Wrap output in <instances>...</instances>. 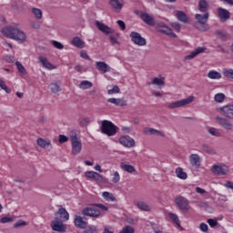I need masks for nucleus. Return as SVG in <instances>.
I'll list each match as a JSON object with an SVG mask.
<instances>
[{
    "mask_svg": "<svg viewBox=\"0 0 233 233\" xmlns=\"http://www.w3.org/2000/svg\"><path fill=\"white\" fill-rule=\"evenodd\" d=\"M218 112H220L223 116H216L215 121L219 127L225 130H232L233 124L228 119H233V105L224 106L217 108Z\"/></svg>",
    "mask_w": 233,
    "mask_h": 233,
    "instance_id": "f257e3e1",
    "label": "nucleus"
},
{
    "mask_svg": "<svg viewBox=\"0 0 233 233\" xmlns=\"http://www.w3.org/2000/svg\"><path fill=\"white\" fill-rule=\"evenodd\" d=\"M1 32L5 37L14 39L18 43H25L26 41V33L21 30V25L19 24H13L3 27Z\"/></svg>",
    "mask_w": 233,
    "mask_h": 233,
    "instance_id": "f03ea898",
    "label": "nucleus"
},
{
    "mask_svg": "<svg viewBox=\"0 0 233 233\" xmlns=\"http://www.w3.org/2000/svg\"><path fill=\"white\" fill-rule=\"evenodd\" d=\"M100 130L102 134L112 137V136H116V134H117V130H119V127H117L116 125H114V123L109 120H103L100 126Z\"/></svg>",
    "mask_w": 233,
    "mask_h": 233,
    "instance_id": "7ed1b4c3",
    "label": "nucleus"
},
{
    "mask_svg": "<svg viewBox=\"0 0 233 233\" xmlns=\"http://www.w3.org/2000/svg\"><path fill=\"white\" fill-rule=\"evenodd\" d=\"M69 137L72 145V154L76 156L81 152L83 144L81 143V138L77 137V133H76V131H71Z\"/></svg>",
    "mask_w": 233,
    "mask_h": 233,
    "instance_id": "20e7f679",
    "label": "nucleus"
},
{
    "mask_svg": "<svg viewBox=\"0 0 233 233\" xmlns=\"http://www.w3.org/2000/svg\"><path fill=\"white\" fill-rule=\"evenodd\" d=\"M175 203L179 210L184 214H188V212L192 210V207H190V202L185 197L177 196L175 198Z\"/></svg>",
    "mask_w": 233,
    "mask_h": 233,
    "instance_id": "39448f33",
    "label": "nucleus"
},
{
    "mask_svg": "<svg viewBox=\"0 0 233 233\" xmlns=\"http://www.w3.org/2000/svg\"><path fill=\"white\" fill-rule=\"evenodd\" d=\"M194 96H190L187 98H184L182 100H177L167 105V108L170 110H174V108H181L183 106H187V105H190L193 103Z\"/></svg>",
    "mask_w": 233,
    "mask_h": 233,
    "instance_id": "423d86ee",
    "label": "nucleus"
},
{
    "mask_svg": "<svg viewBox=\"0 0 233 233\" xmlns=\"http://www.w3.org/2000/svg\"><path fill=\"white\" fill-rule=\"evenodd\" d=\"M131 41L137 45V46H147V39L145 37L141 36V34L137 32H131L129 35Z\"/></svg>",
    "mask_w": 233,
    "mask_h": 233,
    "instance_id": "0eeeda50",
    "label": "nucleus"
},
{
    "mask_svg": "<svg viewBox=\"0 0 233 233\" xmlns=\"http://www.w3.org/2000/svg\"><path fill=\"white\" fill-rule=\"evenodd\" d=\"M83 216H87L88 218H99L101 216V210L97 208H85L82 210Z\"/></svg>",
    "mask_w": 233,
    "mask_h": 233,
    "instance_id": "6e6552de",
    "label": "nucleus"
},
{
    "mask_svg": "<svg viewBox=\"0 0 233 233\" xmlns=\"http://www.w3.org/2000/svg\"><path fill=\"white\" fill-rule=\"evenodd\" d=\"M63 220L55 219L51 222V228L55 232H66V225L63 224Z\"/></svg>",
    "mask_w": 233,
    "mask_h": 233,
    "instance_id": "1a4fd4ad",
    "label": "nucleus"
},
{
    "mask_svg": "<svg viewBox=\"0 0 233 233\" xmlns=\"http://www.w3.org/2000/svg\"><path fill=\"white\" fill-rule=\"evenodd\" d=\"M55 219L58 221H68V219H70V215L66 208H60L55 214Z\"/></svg>",
    "mask_w": 233,
    "mask_h": 233,
    "instance_id": "9d476101",
    "label": "nucleus"
},
{
    "mask_svg": "<svg viewBox=\"0 0 233 233\" xmlns=\"http://www.w3.org/2000/svg\"><path fill=\"white\" fill-rule=\"evenodd\" d=\"M218 18L220 20V23H227L228 19H230V12L225 8L218 7L217 9Z\"/></svg>",
    "mask_w": 233,
    "mask_h": 233,
    "instance_id": "9b49d317",
    "label": "nucleus"
},
{
    "mask_svg": "<svg viewBox=\"0 0 233 233\" xmlns=\"http://www.w3.org/2000/svg\"><path fill=\"white\" fill-rule=\"evenodd\" d=\"M119 144L127 147V148H132V147H136V141L134 140V138L128 136L121 137L119 138Z\"/></svg>",
    "mask_w": 233,
    "mask_h": 233,
    "instance_id": "f8f14e48",
    "label": "nucleus"
},
{
    "mask_svg": "<svg viewBox=\"0 0 233 233\" xmlns=\"http://www.w3.org/2000/svg\"><path fill=\"white\" fill-rule=\"evenodd\" d=\"M211 170L216 176H227L228 174V167L227 166L214 165Z\"/></svg>",
    "mask_w": 233,
    "mask_h": 233,
    "instance_id": "ddd939ff",
    "label": "nucleus"
},
{
    "mask_svg": "<svg viewBox=\"0 0 233 233\" xmlns=\"http://www.w3.org/2000/svg\"><path fill=\"white\" fill-rule=\"evenodd\" d=\"M74 225H75V227H76V228L85 229V228H86V225H88V222L85 221L83 219V217H81L79 215H75Z\"/></svg>",
    "mask_w": 233,
    "mask_h": 233,
    "instance_id": "4468645a",
    "label": "nucleus"
},
{
    "mask_svg": "<svg viewBox=\"0 0 233 233\" xmlns=\"http://www.w3.org/2000/svg\"><path fill=\"white\" fill-rule=\"evenodd\" d=\"M96 27L98 28V30H100V32H103V34H106V35H108V34H114V30L106 25H105L99 21H96Z\"/></svg>",
    "mask_w": 233,
    "mask_h": 233,
    "instance_id": "2eb2a0df",
    "label": "nucleus"
},
{
    "mask_svg": "<svg viewBox=\"0 0 233 233\" xmlns=\"http://www.w3.org/2000/svg\"><path fill=\"white\" fill-rule=\"evenodd\" d=\"M109 5H111V8L115 10V12H121L124 2L123 0H110Z\"/></svg>",
    "mask_w": 233,
    "mask_h": 233,
    "instance_id": "dca6fc26",
    "label": "nucleus"
},
{
    "mask_svg": "<svg viewBox=\"0 0 233 233\" xmlns=\"http://www.w3.org/2000/svg\"><path fill=\"white\" fill-rule=\"evenodd\" d=\"M140 17L144 23L147 25H149V26H154L156 25V20H154V17H152L147 13H141Z\"/></svg>",
    "mask_w": 233,
    "mask_h": 233,
    "instance_id": "f3484780",
    "label": "nucleus"
},
{
    "mask_svg": "<svg viewBox=\"0 0 233 233\" xmlns=\"http://www.w3.org/2000/svg\"><path fill=\"white\" fill-rule=\"evenodd\" d=\"M144 134L146 136H161V137H165V133L152 127H145Z\"/></svg>",
    "mask_w": 233,
    "mask_h": 233,
    "instance_id": "a211bd4d",
    "label": "nucleus"
},
{
    "mask_svg": "<svg viewBox=\"0 0 233 233\" xmlns=\"http://www.w3.org/2000/svg\"><path fill=\"white\" fill-rule=\"evenodd\" d=\"M96 68L98 70V72H102L103 74L110 72V66H108L106 62H96Z\"/></svg>",
    "mask_w": 233,
    "mask_h": 233,
    "instance_id": "6ab92c4d",
    "label": "nucleus"
},
{
    "mask_svg": "<svg viewBox=\"0 0 233 233\" xmlns=\"http://www.w3.org/2000/svg\"><path fill=\"white\" fill-rule=\"evenodd\" d=\"M86 177L89 179H94L95 181H103V176L96 171H87L86 172Z\"/></svg>",
    "mask_w": 233,
    "mask_h": 233,
    "instance_id": "aec40b11",
    "label": "nucleus"
},
{
    "mask_svg": "<svg viewBox=\"0 0 233 233\" xmlns=\"http://www.w3.org/2000/svg\"><path fill=\"white\" fill-rule=\"evenodd\" d=\"M107 103L116 105V106H127V103L125 98H108Z\"/></svg>",
    "mask_w": 233,
    "mask_h": 233,
    "instance_id": "412c9836",
    "label": "nucleus"
},
{
    "mask_svg": "<svg viewBox=\"0 0 233 233\" xmlns=\"http://www.w3.org/2000/svg\"><path fill=\"white\" fill-rule=\"evenodd\" d=\"M210 16V14L205 13L204 15L197 14L195 15V19L197 20V23L201 25H206L208 21V17Z\"/></svg>",
    "mask_w": 233,
    "mask_h": 233,
    "instance_id": "4be33fe9",
    "label": "nucleus"
},
{
    "mask_svg": "<svg viewBox=\"0 0 233 233\" xmlns=\"http://www.w3.org/2000/svg\"><path fill=\"white\" fill-rule=\"evenodd\" d=\"M39 61H40L41 65L44 66V68H47V70L56 69V66L54 65H52V63H50L46 57L39 56Z\"/></svg>",
    "mask_w": 233,
    "mask_h": 233,
    "instance_id": "5701e85b",
    "label": "nucleus"
},
{
    "mask_svg": "<svg viewBox=\"0 0 233 233\" xmlns=\"http://www.w3.org/2000/svg\"><path fill=\"white\" fill-rule=\"evenodd\" d=\"M159 32L161 34H165L166 35H168L169 37H177V35L172 31V28L167 26V25H162L159 28Z\"/></svg>",
    "mask_w": 233,
    "mask_h": 233,
    "instance_id": "b1692460",
    "label": "nucleus"
},
{
    "mask_svg": "<svg viewBox=\"0 0 233 233\" xmlns=\"http://www.w3.org/2000/svg\"><path fill=\"white\" fill-rule=\"evenodd\" d=\"M207 51V47H198L194 51H192L188 56H186V59H194L199 54H203V52Z\"/></svg>",
    "mask_w": 233,
    "mask_h": 233,
    "instance_id": "393cba45",
    "label": "nucleus"
},
{
    "mask_svg": "<svg viewBox=\"0 0 233 233\" xmlns=\"http://www.w3.org/2000/svg\"><path fill=\"white\" fill-rule=\"evenodd\" d=\"M189 162L192 167H199L201 165V158L198 154H192L189 157Z\"/></svg>",
    "mask_w": 233,
    "mask_h": 233,
    "instance_id": "a878e982",
    "label": "nucleus"
},
{
    "mask_svg": "<svg viewBox=\"0 0 233 233\" xmlns=\"http://www.w3.org/2000/svg\"><path fill=\"white\" fill-rule=\"evenodd\" d=\"M71 45H73V46H76V48H85V41H83L79 36L73 37Z\"/></svg>",
    "mask_w": 233,
    "mask_h": 233,
    "instance_id": "bb28decb",
    "label": "nucleus"
},
{
    "mask_svg": "<svg viewBox=\"0 0 233 233\" xmlns=\"http://www.w3.org/2000/svg\"><path fill=\"white\" fill-rule=\"evenodd\" d=\"M175 173L178 179H187L188 177L187 172L183 171V167H177Z\"/></svg>",
    "mask_w": 233,
    "mask_h": 233,
    "instance_id": "cd10ccee",
    "label": "nucleus"
},
{
    "mask_svg": "<svg viewBox=\"0 0 233 233\" xmlns=\"http://www.w3.org/2000/svg\"><path fill=\"white\" fill-rule=\"evenodd\" d=\"M198 10L207 14L208 11V2L207 0H200L198 2Z\"/></svg>",
    "mask_w": 233,
    "mask_h": 233,
    "instance_id": "c85d7f7f",
    "label": "nucleus"
},
{
    "mask_svg": "<svg viewBox=\"0 0 233 233\" xmlns=\"http://www.w3.org/2000/svg\"><path fill=\"white\" fill-rule=\"evenodd\" d=\"M201 150L203 152H206V154H211V156H216V150H214L213 147L208 144H202Z\"/></svg>",
    "mask_w": 233,
    "mask_h": 233,
    "instance_id": "c756f323",
    "label": "nucleus"
},
{
    "mask_svg": "<svg viewBox=\"0 0 233 233\" xmlns=\"http://www.w3.org/2000/svg\"><path fill=\"white\" fill-rule=\"evenodd\" d=\"M135 205L139 208V210H144V212H150L151 210L150 206L143 201L136 202Z\"/></svg>",
    "mask_w": 233,
    "mask_h": 233,
    "instance_id": "7c9ffc66",
    "label": "nucleus"
},
{
    "mask_svg": "<svg viewBox=\"0 0 233 233\" xmlns=\"http://www.w3.org/2000/svg\"><path fill=\"white\" fill-rule=\"evenodd\" d=\"M120 168H122V170H125V172H128L129 174H134V172L136 171V167H134V166L125 163L120 164Z\"/></svg>",
    "mask_w": 233,
    "mask_h": 233,
    "instance_id": "2f4dec72",
    "label": "nucleus"
},
{
    "mask_svg": "<svg viewBox=\"0 0 233 233\" xmlns=\"http://www.w3.org/2000/svg\"><path fill=\"white\" fill-rule=\"evenodd\" d=\"M215 35H217V39H220L221 41H227L228 39V34L225 31L218 30L215 32Z\"/></svg>",
    "mask_w": 233,
    "mask_h": 233,
    "instance_id": "473e14b6",
    "label": "nucleus"
},
{
    "mask_svg": "<svg viewBox=\"0 0 233 233\" xmlns=\"http://www.w3.org/2000/svg\"><path fill=\"white\" fill-rule=\"evenodd\" d=\"M177 18L178 21H181V23H188V16H187V14L183 11L177 12Z\"/></svg>",
    "mask_w": 233,
    "mask_h": 233,
    "instance_id": "72a5a7b5",
    "label": "nucleus"
},
{
    "mask_svg": "<svg viewBox=\"0 0 233 233\" xmlns=\"http://www.w3.org/2000/svg\"><path fill=\"white\" fill-rule=\"evenodd\" d=\"M208 77L209 79H221L222 76H221V73L216 71V70H210L208 73Z\"/></svg>",
    "mask_w": 233,
    "mask_h": 233,
    "instance_id": "f704fd0d",
    "label": "nucleus"
},
{
    "mask_svg": "<svg viewBox=\"0 0 233 233\" xmlns=\"http://www.w3.org/2000/svg\"><path fill=\"white\" fill-rule=\"evenodd\" d=\"M168 218L172 220V222L181 228V222L179 221V217L174 213H168Z\"/></svg>",
    "mask_w": 233,
    "mask_h": 233,
    "instance_id": "c9c22d12",
    "label": "nucleus"
},
{
    "mask_svg": "<svg viewBox=\"0 0 233 233\" xmlns=\"http://www.w3.org/2000/svg\"><path fill=\"white\" fill-rule=\"evenodd\" d=\"M92 82L88 80H84L79 84V88H81L82 90H87V88H92Z\"/></svg>",
    "mask_w": 233,
    "mask_h": 233,
    "instance_id": "e433bc0d",
    "label": "nucleus"
},
{
    "mask_svg": "<svg viewBox=\"0 0 233 233\" xmlns=\"http://www.w3.org/2000/svg\"><path fill=\"white\" fill-rule=\"evenodd\" d=\"M36 142L38 147H41L42 148H46V147H50L51 145L50 140H45L43 138H38Z\"/></svg>",
    "mask_w": 233,
    "mask_h": 233,
    "instance_id": "4c0bfd02",
    "label": "nucleus"
},
{
    "mask_svg": "<svg viewBox=\"0 0 233 233\" xmlns=\"http://www.w3.org/2000/svg\"><path fill=\"white\" fill-rule=\"evenodd\" d=\"M15 66L17 67L18 72L20 74H22V76H26V74H27L26 68H25V66L23 64H21V62L16 61Z\"/></svg>",
    "mask_w": 233,
    "mask_h": 233,
    "instance_id": "58836bf2",
    "label": "nucleus"
},
{
    "mask_svg": "<svg viewBox=\"0 0 233 233\" xmlns=\"http://www.w3.org/2000/svg\"><path fill=\"white\" fill-rule=\"evenodd\" d=\"M31 12L34 14L36 19H43V11H41V9L34 7L32 8Z\"/></svg>",
    "mask_w": 233,
    "mask_h": 233,
    "instance_id": "ea45409f",
    "label": "nucleus"
},
{
    "mask_svg": "<svg viewBox=\"0 0 233 233\" xmlns=\"http://www.w3.org/2000/svg\"><path fill=\"white\" fill-rule=\"evenodd\" d=\"M102 196L106 201H116V197H114V194L108 191L103 192Z\"/></svg>",
    "mask_w": 233,
    "mask_h": 233,
    "instance_id": "a19ab883",
    "label": "nucleus"
},
{
    "mask_svg": "<svg viewBox=\"0 0 233 233\" xmlns=\"http://www.w3.org/2000/svg\"><path fill=\"white\" fill-rule=\"evenodd\" d=\"M195 26L198 30H199L200 32H207V30H208L210 27L208 26V24H199V23H196Z\"/></svg>",
    "mask_w": 233,
    "mask_h": 233,
    "instance_id": "79ce46f5",
    "label": "nucleus"
},
{
    "mask_svg": "<svg viewBox=\"0 0 233 233\" xmlns=\"http://www.w3.org/2000/svg\"><path fill=\"white\" fill-rule=\"evenodd\" d=\"M49 88L53 94H57V92H61V86L57 83H51Z\"/></svg>",
    "mask_w": 233,
    "mask_h": 233,
    "instance_id": "37998d69",
    "label": "nucleus"
},
{
    "mask_svg": "<svg viewBox=\"0 0 233 233\" xmlns=\"http://www.w3.org/2000/svg\"><path fill=\"white\" fill-rule=\"evenodd\" d=\"M152 83L157 86H165V78L155 77L153 78Z\"/></svg>",
    "mask_w": 233,
    "mask_h": 233,
    "instance_id": "c03bdc74",
    "label": "nucleus"
},
{
    "mask_svg": "<svg viewBox=\"0 0 233 233\" xmlns=\"http://www.w3.org/2000/svg\"><path fill=\"white\" fill-rule=\"evenodd\" d=\"M223 76L224 77H226L227 79H233V69L229 68V69H223Z\"/></svg>",
    "mask_w": 233,
    "mask_h": 233,
    "instance_id": "a18cd8bd",
    "label": "nucleus"
},
{
    "mask_svg": "<svg viewBox=\"0 0 233 233\" xmlns=\"http://www.w3.org/2000/svg\"><path fill=\"white\" fill-rule=\"evenodd\" d=\"M208 134L211 136H215V137H221V133L219 130L216 127H211L208 130Z\"/></svg>",
    "mask_w": 233,
    "mask_h": 233,
    "instance_id": "49530a36",
    "label": "nucleus"
},
{
    "mask_svg": "<svg viewBox=\"0 0 233 233\" xmlns=\"http://www.w3.org/2000/svg\"><path fill=\"white\" fill-rule=\"evenodd\" d=\"M0 88H2V90H5L6 94H10V92H12V89L6 86V84H5L3 78H0Z\"/></svg>",
    "mask_w": 233,
    "mask_h": 233,
    "instance_id": "de8ad7c7",
    "label": "nucleus"
},
{
    "mask_svg": "<svg viewBox=\"0 0 233 233\" xmlns=\"http://www.w3.org/2000/svg\"><path fill=\"white\" fill-rule=\"evenodd\" d=\"M214 99L217 103H223L225 101V94L218 93L215 95Z\"/></svg>",
    "mask_w": 233,
    "mask_h": 233,
    "instance_id": "09e8293b",
    "label": "nucleus"
},
{
    "mask_svg": "<svg viewBox=\"0 0 233 233\" xmlns=\"http://www.w3.org/2000/svg\"><path fill=\"white\" fill-rule=\"evenodd\" d=\"M29 25L31 28H33V30H39V28H41V24L35 20L30 21Z\"/></svg>",
    "mask_w": 233,
    "mask_h": 233,
    "instance_id": "8fccbe9b",
    "label": "nucleus"
},
{
    "mask_svg": "<svg viewBox=\"0 0 233 233\" xmlns=\"http://www.w3.org/2000/svg\"><path fill=\"white\" fill-rule=\"evenodd\" d=\"M117 37H119V35H109V40L112 45H119V41L117 40Z\"/></svg>",
    "mask_w": 233,
    "mask_h": 233,
    "instance_id": "3c124183",
    "label": "nucleus"
},
{
    "mask_svg": "<svg viewBox=\"0 0 233 233\" xmlns=\"http://www.w3.org/2000/svg\"><path fill=\"white\" fill-rule=\"evenodd\" d=\"M52 45L55 46V48H57V50H63L65 48V46L61 44V42L56 40L52 41Z\"/></svg>",
    "mask_w": 233,
    "mask_h": 233,
    "instance_id": "603ef678",
    "label": "nucleus"
},
{
    "mask_svg": "<svg viewBox=\"0 0 233 233\" xmlns=\"http://www.w3.org/2000/svg\"><path fill=\"white\" fill-rule=\"evenodd\" d=\"M119 92H121V90L117 86H114L112 89L107 90V94H109V96H112V94H119Z\"/></svg>",
    "mask_w": 233,
    "mask_h": 233,
    "instance_id": "864d4df0",
    "label": "nucleus"
},
{
    "mask_svg": "<svg viewBox=\"0 0 233 233\" xmlns=\"http://www.w3.org/2000/svg\"><path fill=\"white\" fill-rule=\"evenodd\" d=\"M19 227H26V222L24 220H18L16 223H15L14 228H19Z\"/></svg>",
    "mask_w": 233,
    "mask_h": 233,
    "instance_id": "5fc2aeb1",
    "label": "nucleus"
},
{
    "mask_svg": "<svg viewBox=\"0 0 233 233\" xmlns=\"http://www.w3.org/2000/svg\"><path fill=\"white\" fill-rule=\"evenodd\" d=\"M90 125V118H84L80 121V127H88Z\"/></svg>",
    "mask_w": 233,
    "mask_h": 233,
    "instance_id": "6e6d98bb",
    "label": "nucleus"
},
{
    "mask_svg": "<svg viewBox=\"0 0 233 233\" xmlns=\"http://www.w3.org/2000/svg\"><path fill=\"white\" fill-rule=\"evenodd\" d=\"M208 223L213 228L214 227H217L218 220H216L214 218H209V219H208Z\"/></svg>",
    "mask_w": 233,
    "mask_h": 233,
    "instance_id": "4d7b16f0",
    "label": "nucleus"
},
{
    "mask_svg": "<svg viewBox=\"0 0 233 233\" xmlns=\"http://www.w3.org/2000/svg\"><path fill=\"white\" fill-rule=\"evenodd\" d=\"M97 230V227L96 226H88L86 232V233H94Z\"/></svg>",
    "mask_w": 233,
    "mask_h": 233,
    "instance_id": "13d9d810",
    "label": "nucleus"
},
{
    "mask_svg": "<svg viewBox=\"0 0 233 233\" xmlns=\"http://www.w3.org/2000/svg\"><path fill=\"white\" fill-rule=\"evenodd\" d=\"M58 141L59 143L63 144V143H66V141H68V138L65 135H59L58 137Z\"/></svg>",
    "mask_w": 233,
    "mask_h": 233,
    "instance_id": "bf43d9fd",
    "label": "nucleus"
},
{
    "mask_svg": "<svg viewBox=\"0 0 233 233\" xmlns=\"http://www.w3.org/2000/svg\"><path fill=\"white\" fill-rule=\"evenodd\" d=\"M119 179H120V177H119V172L116 171L114 173V177H113V183H119Z\"/></svg>",
    "mask_w": 233,
    "mask_h": 233,
    "instance_id": "052dcab7",
    "label": "nucleus"
},
{
    "mask_svg": "<svg viewBox=\"0 0 233 233\" xmlns=\"http://www.w3.org/2000/svg\"><path fill=\"white\" fill-rule=\"evenodd\" d=\"M199 228L202 232H208V225L205 224V223H201L199 225Z\"/></svg>",
    "mask_w": 233,
    "mask_h": 233,
    "instance_id": "680f3d73",
    "label": "nucleus"
},
{
    "mask_svg": "<svg viewBox=\"0 0 233 233\" xmlns=\"http://www.w3.org/2000/svg\"><path fill=\"white\" fill-rule=\"evenodd\" d=\"M171 26L176 30V32L181 31V25L178 23H172Z\"/></svg>",
    "mask_w": 233,
    "mask_h": 233,
    "instance_id": "e2e57ef3",
    "label": "nucleus"
},
{
    "mask_svg": "<svg viewBox=\"0 0 233 233\" xmlns=\"http://www.w3.org/2000/svg\"><path fill=\"white\" fill-rule=\"evenodd\" d=\"M116 23H117L118 26H120V29H121V30H126L127 25H125V22H124V21L118 20Z\"/></svg>",
    "mask_w": 233,
    "mask_h": 233,
    "instance_id": "0e129e2a",
    "label": "nucleus"
},
{
    "mask_svg": "<svg viewBox=\"0 0 233 233\" xmlns=\"http://www.w3.org/2000/svg\"><path fill=\"white\" fill-rule=\"evenodd\" d=\"M12 221H13L12 218L4 217L1 218V223H10Z\"/></svg>",
    "mask_w": 233,
    "mask_h": 233,
    "instance_id": "69168bd1",
    "label": "nucleus"
},
{
    "mask_svg": "<svg viewBox=\"0 0 233 233\" xmlns=\"http://www.w3.org/2000/svg\"><path fill=\"white\" fill-rule=\"evenodd\" d=\"M5 61L7 63H14V61H15V58L14 56H5Z\"/></svg>",
    "mask_w": 233,
    "mask_h": 233,
    "instance_id": "338daca9",
    "label": "nucleus"
},
{
    "mask_svg": "<svg viewBox=\"0 0 233 233\" xmlns=\"http://www.w3.org/2000/svg\"><path fill=\"white\" fill-rule=\"evenodd\" d=\"M227 188H231L233 190V182L232 181H227L224 185Z\"/></svg>",
    "mask_w": 233,
    "mask_h": 233,
    "instance_id": "774afa93",
    "label": "nucleus"
}]
</instances>
